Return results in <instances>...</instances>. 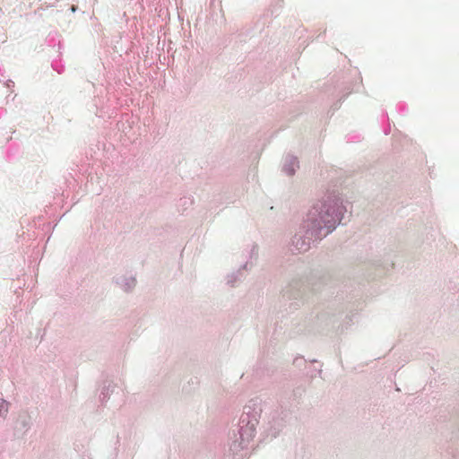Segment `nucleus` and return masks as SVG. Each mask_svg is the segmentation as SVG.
I'll return each mask as SVG.
<instances>
[{
    "label": "nucleus",
    "mask_w": 459,
    "mask_h": 459,
    "mask_svg": "<svg viewBox=\"0 0 459 459\" xmlns=\"http://www.w3.org/2000/svg\"><path fill=\"white\" fill-rule=\"evenodd\" d=\"M8 411V403L4 400H0V414H4Z\"/></svg>",
    "instance_id": "obj_1"
},
{
    "label": "nucleus",
    "mask_w": 459,
    "mask_h": 459,
    "mask_svg": "<svg viewBox=\"0 0 459 459\" xmlns=\"http://www.w3.org/2000/svg\"><path fill=\"white\" fill-rule=\"evenodd\" d=\"M292 167H294L296 165V161L293 160L292 163H291Z\"/></svg>",
    "instance_id": "obj_3"
},
{
    "label": "nucleus",
    "mask_w": 459,
    "mask_h": 459,
    "mask_svg": "<svg viewBox=\"0 0 459 459\" xmlns=\"http://www.w3.org/2000/svg\"><path fill=\"white\" fill-rule=\"evenodd\" d=\"M293 173H294V168L288 170L289 175H293Z\"/></svg>",
    "instance_id": "obj_2"
}]
</instances>
